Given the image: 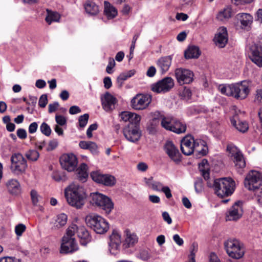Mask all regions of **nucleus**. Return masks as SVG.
<instances>
[{
  "label": "nucleus",
  "instance_id": "obj_1",
  "mask_svg": "<svg viewBox=\"0 0 262 262\" xmlns=\"http://www.w3.org/2000/svg\"><path fill=\"white\" fill-rule=\"evenodd\" d=\"M65 196L70 205L80 209L84 204L86 195L82 186L72 184L65 190Z\"/></svg>",
  "mask_w": 262,
  "mask_h": 262
},
{
  "label": "nucleus",
  "instance_id": "obj_2",
  "mask_svg": "<svg viewBox=\"0 0 262 262\" xmlns=\"http://www.w3.org/2000/svg\"><path fill=\"white\" fill-rule=\"evenodd\" d=\"M207 185L209 187H212L214 193L221 198L231 195L233 193L235 186V182L229 177L216 179L212 185L209 182Z\"/></svg>",
  "mask_w": 262,
  "mask_h": 262
},
{
  "label": "nucleus",
  "instance_id": "obj_3",
  "mask_svg": "<svg viewBox=\"0 0 262 262\" xmlns=\"http://www.w3.org/2000/svg\"><path fill=\"white\" fill-rule=\"evenodd\" d=\"M85 221L87 226L98 234H104L109 229L108 222L104 218L97 214L86 215Z\"/></svg>",
  "mask_w": 262,
  "mask_h": 262
},
{
  "label": "nucleus",
  "instance_id": "obj_4",
  "mask_svg": "<svg viewBox=\"0 0 262 262\" xmlns=\"http://www.w3.org/2000/svg\"><path fill=\"white\" fill-rule=\"evenodd\" d=\"M90 199V203L92 205L103 210L106 213H110L114 208V204L111 199L102 193H92Z\"/></svg>",
  "mask_w": 262,
  "mask_h": 262
},
{
  "label": "nucleus",
  "instance_id": "obj_5",
  "mask_svg": "<svg viewBox=\"0 0 262 262\" xmlns=\"http://www.w3.org/2000/svg\"><path fill=\"white\" fill-rule=\"evenodd\" d=\"M224 246L227 253L231 257L239 259L244 254L243 244L236 239L227 240L224 243Z\"/></svg>",
  "mask_w": 262,
  "mask_h": 262
},
{
  "label": "nucleus",
  "instance_id": "obj_6",
  "mask_svg": "<svg viewBox=\"0 0 262 262\" xmlns=\"http://www.w3.org/2000/svg\"><path fill=\"white\" fill-rule=\"evenodd\" d=\"M27 167V161L20 153H14L11 157L10 169L15 174L24 173Z\"/></svg>",
  "mask_w": 262,
  "mask_h": 262
},
{
  "label": "nucleus",
  "instance_id": "obj_7",
  "mask_svg": "<svg viewBox=\"0 0 262 262\" xmlns=\"http://www.w3.org/2000/svg\"><path fill=\"white\" fill-rule=\"evenodd\" d=\"M67 235L73 236L76 233L80 238V242L82 245H86L91 241V236L89 231L83 226H77L75 224H72L67 229Z\"/></svg>",
  "mask_w": 262,
  "mask_h": 262
},
{
  "label": "nucleus",
  "instance_id": "obj_8",
  "mask_svg": "<svg viewBox=\"0 0 262 262\" xmlns=\"http://www.w3.org/2000/svg\"><path fill=\"white\" fill-rule=\"evenodd\" d=\"M227 150L235 164V168L241 172L246 166V162L242 152L233 144H229Z\"/></svg>",
  "mask_w": 262,
  "mask_h": 262
},
{
  "label": "nucleus",
  "instance_id": "obj_9",
  "mask_svg": "<svg viewBox=\"0 0 262 262\" xmlns=\"http://www.w3.org/2000/svg\"><path fill=\"white\" fill-rule=\"evenodd\" d=\"M250 92L248 83L246 81L231 84L230 96L236 99H244Z\"/></svg>",
  "mask_w": 262,
  "mask_h": 262
},
{
  "label": "nucleus",
  "instance_id": "obj_10",
  "mask_svg": "<svg viewBox=\"0 0 262 262\" xmlns=\"http://www.w3.org/2000/svg\"><path fill=\"white\" fill-rule=\"evenodd\" d=\"M122 132L126 139L133 143L138 141L141 136L139 123L128 124L124 126Z\"/></svg>",
  "mask_w": 262,
  "mask_h": 262
},
{
  "label": "nucleus",
  "instance_id": "obj_11",
  "mask_svg": "<svg viewBox=\"0 0 262 262\" xmlns=\"http://www.w3.org/2000/svg\"><path fill=\"white\" fill-rule=\"evenodd\" d=\"M244 184L248 190L255 191L262 185L260 173L255 170L250 171L245 178Z\"/></svg>",
  "mask_w": 262,
  "mask_h": 262
},
{
  "label": "nucleus",
  "instance_id": "obj_12",
  "mask_svg": "<svg viewBox=\"0 0 262 262\" xmlns=\"http://www.w3.org/2000/svg\"><path fill=\"white\" fill-rule=\"evenodd\" d=\"M90 176L94 181L106 186H113L116 183L115 178L110 174H103L97 171L92 172Z\"/></svg>",
  "mask_w": 262,
  "mask_h": 262
},
{
  "label": "nucleus",
  "instance_id": "obj_13",
  "mask_svg": "<svg viewBox=\"0 0 262 262\" xmlns=\"http://www.w3.org/2000/svg\"><path fill=\"white\" fill-rule=\"evenodd\" d=\"M60 163L62 168L69 172L74 171L77 165V159L73 154H66L60 158Z\"/></svg>",
  "mask_w": 262,
  "mask_h": 262
},
{
  "label": "nucleus",
  "instance_id": "obj_14",
  "mask_svg": "<svg viewBox=\"0 0 262 262\" xmlns=\"http://www.w3.org/2000/svg\"><path fill=\"white\" fill-rule=\"evenodd\" d=\"M174 86V81L170 77H166L152 85L151 90L157 93H166Z\"/></svg>",
  "mask_w": 262,
  "mask_h": 262
},
{
  "label": "nucleus",
  "instance_id": "obj_15",
  "mask_svg": "<svg viewBox=\"0 0 262 262\" xmlns=\"http://www.w3.org/2000/svg\"><path fill=\"white\" fill-rule=\"evenodd\" d=\"M243 213V202L238 201L228 210L226 218L227 221H236L241 218Z\"/></svg>",
  "mask_w": 262,
  "mask_h": 262
},
{
  "label": "nucleus",
  "instance_id": "obj_16",
  "mask_svg": "<svg viewBox=\"0 0 262 262\" xmlns=\"http://www.w3.org/2000/svg\"><path fill=\"white\" fill-rule=\"evenodd\" d=\"M164 149L169 158L176 164H179L181 162V154L172 142L167 141L164 145Z\"/></svg>",
  "mask_w": 262,
  "mask_h": 262
},
{
  "label": "nucleus",
  "instance_id": "obj_17",
  "mask_svg": "<svg viewBox=\"0 0 262 262\" xmlns=\"http://www.w3.org/2000/svg\"><path fill=\"white\" fill-rule=\"evenodd\" d=\"M78 246L75 238L72 236L66 235L62 238V242L60 247V252L63 254L73 253L78 250Z\"/></svg>",
  "mask_w": 262,
  "mask_h": 262
},
{
  "label": "nucleus",
  "instance_id": "obj_18",
  "mask_svg": "<svg viewBox=\"0 0 262 262\" xmlns=\"http://www.w3.org/2000/svg\"><path fill=\"white\" fill-rule=\"evenodd\" d=\"M151 98L148 95L138 94L131 100V106L134 110L145 109L150 103Z\"/></svg>",
  "mask_w": 262,
  "mask_h": 262
},
{
  "label": "nucleus",
  "instance_id": "obj_19",
  "mask_svg": "<svg viewBox=\"0 0 262 262\" xmlns=\"http://www.w3.org/2000/svg\"><path fill=\"white\" fill-rule=\"evenodd\" d=\"M175 76L180 85L189 84L193 81V74L187 69L178 68L175 70Z\"/></svg>",
  "mask_w": 262,
  "mask_h": 262
},
{
  "label": "nucleus",
  "instance_id": "obj_20",
  "mask_svg": "<svg viewBox=\"0 0 262 262\" xmlns=\"http://www.w3.org/2000/svg\"><path fill=\"white\" fill-rule=\"evenodd\" d=\"M250 58L251 60L259 67H262V49L254 44L250 47Z\"/></svg>",
  "mask_w": 262,
  "mask_h": 262
},
{
  "label": "nucleus",
  "instance_id": "obj_21",
  "mask_svg": "<svg viewBox=\"0 0 262 262\" xmlns=\"http://www.w3.org/2000/svg\"><path fill=\"white\" fill-rule=\"evenodd\" d=\"M228 39L227 29L224 27H220L214 38L215 43L220 48H223L227 43Z\"/></svg>",
  "mask_w": 262,
  "mask_h": 262
},
{
  "label": "nucleus",
  "instance_id": "obj_22",
  "mask_svg": "<svg viewBox=\"0 0 262 262\" xmlns=\"http://www.w3.org/2000/svg\"><path fill=\"white\" fill-rule=\"evenodd\" d=\"M235 18L237 20V25L242 29H246L250 27L253 22V16L249 13H238L236 15Z\"/></svg>",
  "mask_w": 262,
  "mask_h": 262
},
{
  "label": "nucleus",
  "instance_id": "obj_23",
  "mask_svg": "<svg viewBox=\"0 0 262 262\" xmlns=\"http://www.w3.org/2000/svg\"><path fill=\"white\" fill-rule=\"evenodd\" d=\"M121 243V236L120 233L117 230H114L110 236L109 245L110 252L115 254L113 251L118 250Z\"/></svg>",
  "mask_w": 262,
  "mask_h": 262
},
{
  "label": "nucleus",
  "instance_id": "obj_24",
  "mask_svg": "<svg viewBox=\"0 0 262 262\" xmlns=\"http://www.w3.org/2000/svg\"><path fill=\"white\" fill-rule=\"evenodd\" d=\"M192 143L193 137L191 136H187L181 140V150L184 155L189 156L193 152Z\"/></svg>",
  "mask_w": 262,
  "mask_h": 262
},
{
  "label": "nucleus",
  "instance_id": "obj_25",
  "mask_svg": "<svg viewBox=\"0 0 262 262\" xmlns=\"http://www.w3.org/2000/svg\"><path fill=\"white\" fill-rule=\"evenodd\" d=\"M101 102L103 108L108 112L114 109L117 100L110 93L106 92L101 98Z\"/></svg>",
  "mask_w": 262,
  "mask_h": 262
},
{
  "label": "nucleus",
  "instance_id": "obj_26",
  "mask_svg": "<svg viewBox=\"0 0 262 262\" xmlns=\"http://www.w3.org/2000/svg\"><path fill=\"white\" fill-rule=\"evenodd\" d=\"M172 60V55H168L161 57L157 61V67L162 74L168 71L171 65Z\"/></svg>",
  "mask_w": 262,
  "mask_h": 262
},
{
  "label": "nucleus",
  "instance_id": "obj_27",
  "mask_svg": "<svg viewBox=\"0 0 262 262\" xmlns=\"http://www.w3.org/2000/svg\"><path fill=\"white\" fill-rule=\"evenodd\" d=\"M119 117L121 118V120L124 122H128V124L140 123L141 120L140 115L128 111L121 112L119 115Z\"/></svg>",
  "mask_w": 262,
  "mask_h": 262
},
{
  "label": "nucleus",
  "instance_id": "obj_28",
  "mask_svg": "<svg viewBox=\"0 0 262 262\" xmlns=\"http://www.w3.org/2000/svg\"><path fill=\"white\" fill-rule=\"evenodd\" d=\"M84 7L86 13L91 16H96L100 12L99 6L92 1H86Z\"/></svg>",
  "mask_w": 262,
  "mask_h": 262
},
{
  "label": "nucleus",
  "instance_id": "obj_29",
  "mask_svg": "<svg viewBox=\"0 0 262 262\" xmlns=\"http://www.w3.org/2000/svg\"><path fill=\"white\" fill-rule=\"evenodd\" d=\"M186 127L185 123L174 118L173 120V124L170 131L177 134H181L186 132Z\"/></svg>",
  "mask_w": 262,
  "mask_h": 262
},
{
  "label": "nucleus",
  "instance_id": "obj_30",
  "mask_svg": "<svg viewBox=\"0 0 262 262\" xmlns=\"http://www.w3.org/2000/svg\"><path fill=\"white\" fill-rule=\"evenodd\" d=\"M79 146L82 149L89 150L93 155H98L99 153L98 146L95 142L81 141L79 143Z\"/></svg>",
  "mask_w": 262,
  "mask_h": 262
},
{
  "label": "nucleus",
  "instance_id": "obj_31",
  "mask_svg": "<svg viewBox=\"0 0 262 262\" xmlns=\"http://www.w3.org/2000/svg\"><path fill=\"white\" fill-rule=\"evenodd\" d=\"M88 165L85 163H82L77 169V177L81 182H85L88 177Z\"/></svg>",
  "mask_w": 262,
  "mask_h": 262
},
{
  "label": "nucleus",
  "instance_id": "obj_32",
  "mask_svg": "<svg viewBox=\"0 0 262 262\" xmlns=\"http://www.w3.org/2000/svg\"><path fill=\"white\" fill-rule=\"evenodd\" d=\"M30 195L33 206L37 207L38 210L42 211L43 207L41 205L42 204V198L41 196L35 190H31Z\"/></svg>",
  "mask_w": 262,
  "mask_h": 262
},
{
  "label": "nucleus",
  "instance_id": "obj_33",
  "mask_svg": "<svg viewBox=\"0 0 262 262\" xmlns=\"http://www.w3.org/2000/svg\"><path fill=\"white\" fill-rule=\"evenodd\" d=\"M137 236L134 234L127 232L126 238L123 243L124 248H128L133 247L138 242Z\"/></svg>",
  "mask_w": 262,
  "mask_h": 262
},
{
  "label": "nucleus",
  "instance_id": "obj_34",
  "mask_svg": "<svg viewBox=\"0 0 262 262\" xmlns=\"http://www.w3.org/2000/svg\"><path fill=\"white\" fill-rule=\"evenodd\" d=\"M145 184L152 189L157 191H161L164 186L162 183L159 181H155L153 180V177H151L149 178H145L144 179Z\"/></svg>",
  "mask_w": 262,
  "mask_h": 262
},
{
  "label": "nucleus",
  "instance_id": "obj_35",
  "mask_svg": "<svg viewBox=\"0 0 262 262\" xmlns=\"http://www.w3.org/2000/svg\"><path fill=\"white\" fill-rule=\"evenodd\" d=\"M104 14L107 16V17L109 19H112L115 17L117 15V9L111 4L105 1L104 3Z\"/></svg>",
  "mask_w": 262,
  "mask_h": 262
},
{
  "label": "nucleus",
  "instance_id": "obj_36",
  "mask_svg": "<svg viewBox=\"0 0 262 262\" xmlns=\"http://www.w3.org/2000/svg\"><path fill=\"white\" fill-rule=\"evenodd\" d=\"M199 168L201 172V175L205 180H208L209 178V165L206 159H203L201 163L199 164Z\"/></svg>",
  "mask_w": 262,
  "mask_h": 262
},
{
  "label": "nucleus",
  "instance_id": "obj_37",
  "mask_svg": "<svg viewBox=\"0 0 262 262\" xmlns=\"http://www.w3.org/2000/svg\"><path fill=\"white\" fill-rule=\"evenodd\" d=\"M67 222V216L64 213L58 214L53 223L52 228L54 230L58 229L64 226Z\"/></svg>",
  "mask_w": 262,
  "mask_h": 262
},
{
  "label": "nucleus",
  "instance_id": "obj_38",
  "mask_svg": "<svg viewBox=\"0 0 262 262\" xmlns=\"http://www.w3.org/2000/svg\"><path fill=\"white\" fill-rule=\"evenodd\" d=\"M237 116L233 117L231 118L230 121L232 125L236 127V128L241 132L245 133L248 129V124L245 121H238V123H236Z\"/></svg>",
  "mask_w": 262,
  "mask_h": 262
},
{
  "label": "nucleus",
  "instance_id": "obj_39",
  "mask_svg": "<svg viewBox=\"0 0 262 262\" xmlns=\"http://www.w3.org/2000/svg\"><path fill=\"white\" fill-rule=\"evenodd\" d=\"M7 187L9 191L13 194H18L20 192V185L15 179H11L7 183Z\"/></svg>",
  "mask_w": 262,
  "mask_h": 262
},
{
  "label": "nucleus",
  "instance_id": "obj_40",
  "mask_svg": "<svg viewBox=\"0 0 262 262\" xmlns=\"http://www.w3.org/2000/svg\"><path fill=\"white\" fill-rule=\"evenodd\" d=\"M200 54V51L198 47L191 46L185 52V57L186 59L198 58Z\"/></svg>",
  "mask_w": 262,
  "mask_h": 262
},
{
  "label": "nucleus",
  "instance_id": "obj_41",
  "mask_svg": "<svg viewBox=\"0 0 262 262\" xmlns=\"http://www.w3.org/2000/svg\"><path fill=\"white\" fill-rule=\"evenodd\" d=\"M47 16L46 17V21L49 24H51L53 22H58L60 18V14L55 11L47 9Z\"/></svg>",
  "mask_w": 262,
  "mask_h": 262
},
{
  "label": "nucleus",
  "instance_id": "obj_42",
  "mask_svg": "<svg viewBox=\"0 0 262 262\" xmlns=\"http://www.w3.org/2000/svg\"><path fill=\"white\" fill-rule=\"evenodd\" d=\"M232 16V9L229 7H226L224 9L221 10L216 15V18L220 21L230 18Z\"/></svg>",
  "mask_w": 262,
  "mask_h": 262
},
{
  "label": "nucleus",
  "instance_id": "obj_43",
  "mask_svg": "<svg viewBox=\"0 0 262 262\" xmlns=\"http://www.w3.org/2000/svg\"><path fill=\"white\" fill-rule=\"evenodd\" d=\"M174 118V117H172V116L164 115L160 122L161 126L166 130L170 131L171 126H172L173 120Z\"/></svg>",
  "mask_w": 262,
  "mask_h": 262
},
{
  "label": "nucleus",
  "instance_id": "obj_44",
  "mask_svg": "<svg viewBox=\"0 0 262 262\" xmlns=\"http://www.w3.org/2000/svg\"><path fill=\"white\" fill-rule=\"evenodd\" d=\"M135 73L136 71L135 70H131L120 74L117 77V83H119L120 86H121L125 80L127 79L128 78L134 76Z\"/></svg>",
  "mask_w": 262,
  "mask_h": 262
},
{
  "label": "nucleus",
  "instance_id": "obj_45",
  "mask_svg": "<svg viewBox=\"0 0 262 262\" xmlns=\"http://www.w3.org/2000/svg\"><path fill=\"white\" fill-rule=\"evenodd\" d=\"M52 179L56 182H63L67 180L66 173L59 171L53 172L52 174Z\"/></svg>",
  "mask_w": 262,
  "mask_h": 262
},
{
  "label": "nucleus",
  "instance_id": "obj_46",
  "mask_svg": "<svg viewBox=\"0 0 262 262\" xmlns=\"http://www.w3.org/2000/svg\"><path fill=\"white\" fill-rule=\"evenodd\" d=\"M218 90L222 94L230 96L231 90V84H221L217 86Z\"/></svg>",
  "mask_w": 262,
  "mask_h": 262
},
{
  "label": "nucleus",
  "instance_id": "obj_47",
  "mask_svg": "<svg viewBox=\"0 0 262 262\" xmlns=\"http://www.w3.org/2000/svg\"><path fill=\"white\" fill-rule=\"evenodd\" d=\"M41 133L45 136L49 137L51 134V129L50 126L46 122H43L40 126Z\"/></svg>",
  "mask_w": 262,
  "mask_h": 262
},
{
  "label": "nucleus",
  "instance_id": "obj_48",
  "mask_svg": "<svg viewBox=\"0 0 262 262\" xmlns=\"http://www.w3.org/2000/svg\"><path fill=\"white\" fill-rule=\"evenodd\" d=\"M26 156L29 160L35 161L38 159L39 154L35 150H31L26 154Z\"/></svg>",
  "mask_w": 262,
  "mask_h": 262
},
{
  "label": "nucleus",
  "instance_id": "obj_49",
  "mask_svg": "<svg viewBox=\"0 0 262 262\" xmlns=\"http://www.w3.org/2000/svg\"><path fill=\"white\" fill-rule=\"evenodd\" d=\"M89 118V115L88 114H84L80 116L78 119L79 126L81 128L85 127L88 123Z\"/></svg>",
  "mask_w": 262,
  "mask_h": 262
},
{
  "label": "nucleus",
  "instance_id": "obj_50",
  "mask_svg": "<svg viewBox=\"0 0 262 262\" xmlns=\"http://www.w3.org/2000/svg\"><path fill=\"white\" fill-rule=\"evenodd\" d=\"M180 95L184 99L188 100L191 98L192 92L188 88L184 87L180 92Z\"/></svg>",
  "mask_w": 262,
  "mask_h": 262
},
{
  "label": "nucleus",
  "instance_id": "obj_51",
  "mask_svg": "<svg viewBox=\"0 0 262 262\" xmlns=\"http://www.w3.org/2000/svg\"><path fill=\"white\" fill-rule=\"evenodd\" d=\"M150 115L151 117V119L159 122L162 120V118H163L165 115L162 112H160L159 111L151 112Z\"/></svg>",
  "mask_w": 262,
  "mask_h": 262
},
{
  "label": "nucleus",
  "instance_id": "obj_52",
  "mask_svg": "<svg viewBox=\"0 0 262 262\" xmlns=\"http://www.w3.org/2000/svg\"><path fill=\"white\" fill-rule=\"evenodd\" d=\"M26 229V227L24 224H19L15 226V232L17 236H21Z\"/></svg>",
  "mask_w": 262,
  "mask_h": 262
},
{
  "label": "nucleus",
  "instance_id": "obj_53",
  "mask_svg": "<svg viewBox=\"0 0 262 262\" xmlns=\"http://www.w3.org/2000/svg\"><path fill=\"white\" fill-rule=\"evenodd\" d=\"M194 188L196 193H200L203 190L202 180L199 179L194 183Z\"/></svg>",
  "mask_w": 262,
  "mask_h": 262
},
{
  "label": "nucleus",
  "instance_id": "obj_54",
  "mask_svg": "<svg viewBox=\"0 0 262 262\" xmlns=\"http://www.w3.org/2000/svg\"><path fill=\"white\" fill-rule=\"evenodd\" d=\"M254 192L258 203L262 205V185Z\"/></svg>",
  "mask_w": 262,
  "mask_h": 262
},
{
  "label": "nucleus",
  "instance_id": "obj_55",
  "mask_svg": "<svg viewBox=\"0 0 262 262\" xmlns=\"http://www.w3.org/2000/svg\"><path fill=\"white\" fill-rule=\"evenodd\" d=\"M159 123V121L151 119L148 123V129L150 132H154Z\"/></svg>",
  "mask_w": 262,
  "mask_h": 262
},
{
  "label": "nucleus",
  "instance_id": "obj_56",
  "mask_svg": "<svg viewBox=\"0 0 262 262\" xmlns=\"http://www.w3.org/2000/svg\"><path fill=\"white\" fill-rule=\"evenodd\" d=\"M0 262H21V261L15 257L4 256L0 258Z\"/></svg>",
  "mask_w": 262,
  "mask_h": 262
},
{
  "label": "nucleus",
  "instance_id": "obj_57",
  "mask_svg": "<svg viewBox=\"0 0 262 262\" xmlns=\"http://www.w3.org/2000/svg\"><path fill=\"white\" fill-rule=\"evenodd\" d=\"M48 103L47 96L46 94L42 95L39 99L38 105L40 107L44 108Z\"/></svg>",
  "mask_w": 262,
  "mask_h": 262
},
{
  "label": "nucleus",
  "instance_id": "obj_58",
  "mask_svg": "<svg viewBox=\"0 0 262 262\" xmlns=\"http://www.w3.org/2000/svg\"><path fill=\"white\" fill-rule=\"evenodd\" d=\"M55 121L57 123V125L63 126L67 123L66 118L62 115H56Z\"/></svg>",
  "mask_w": 262,
  "mask_h": 262
},
{
  "label": "nucleus",
  "instance_id": "obj_59",
  "mask_svg": "<svg viewBox=\"0 0 262 262\" xmlns=\"http://www.w3.org/2000/svg\"><path fill=\"white\" fill-rule=\"evenodd\" d=\"M16 134L17 137L22 140L25 139L27 137L26 130L24 128H19L17 130Z\"/></svg>",
  "mask_w": 262,
  "mask_h": 262
},
{
  "label": "nucleus",
  "instance_id": "obj_60",
  "mask_svg": "<svg viewBox=\"0 0 262 262\" xmlns=\"http://www.w3.org/2000/svg\"><path fill=\"white\" fill-rule=\"evenodd\" d=\"M58 145V142L57 140L53 139L49 142L47 150L48 151L53 150L57 147Z\"/></svg>",
  "mask_w": 262,
  "mask_h": 262
},
{
  "label": "nucleus",
  "instance_id": "obj_61",
  "mask_svg": "<svg viewBox=\"0 0 262 262\" xmlns=\"http://www.w3.org/2000/svg\"><path fill=\"white\" fill-rule=\"evenodd\" d=\"M115 66V62L113 58H110L109 59L108 64L106 67V71L108 74L112 73V69Z\"/></svg>",
  "mask_w": 262,
  "mask_h": 262
},
{
  "label": "nucleus",
  "instance_id": "obj_62",
  "mask_svg": "<svg viewBox=\"0 0 262 262\" xmlns=\"http://www.w3.org/2000/svg\"><path fill=\"white\" fill-rule=\"evenodd\" d=\"M254 101L256 102L262 104V90L257 89L256 91Z\"/></svg>",
  "mask_w": 262,
  "mask_h": 262
},
{
  "label": "nucleus",
  "instance_id": "obj_63",
  "mask_svg": "<svg viewBox=\"0 0 262 262\" xmlns=\"http://www.w3.org/2000/svg\"><path fill=\"white\" fill-rule=\"evenodd\" d=\"M38 128V124L36 122H33L31 123L28 128L29 133L30 134H34L35 133Z\"/></svg>",
  "mask_w": 262,
  "mask_h": 262
},
{
  "label": "nucleus",
  "instance_id": "obj_64",
  "mask_svg": "<svg viewBox=\"0 0 262 262\" xmlns=\"http://www.w3.org/2000/svg\"><path fill=\"white\" fill-rule=\"evenodd\" d=\"M173 240L179 246H182L184 244L183 239L178 234L173 235Z\"/></svg>",
  "mask_w": 262,
  "mask_h": 262
}]
</instances>
